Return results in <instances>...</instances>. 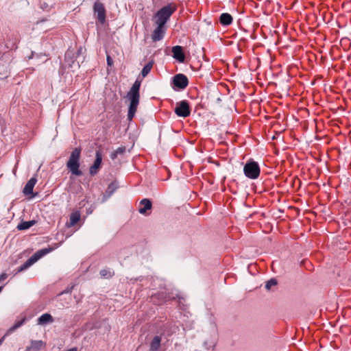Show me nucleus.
I'll list each match as a JSON object with an SVG mask.
<instances>
[{"mask_svg":"<svg viewBox=\"0 0 351 351\" xmlns=\"http://www.w3.org/2000/svg\"><path fill=\"white\" fill-rule=\"evenodd\" d=\"M141 82L136 80L132 88L127 94V98L130 100L128 108V119L132 121L136 112L137 106L139 104L140 93L139 90Z\"/></svg>","mask_w":351,"mask_h":351,"instance_id":"obj_1","label":"nucleus"},{"mask_svg":"<svg viewBox=\"0 0 351 351\" xmlns=\"http://www.w3.org/2000/svg\"><path fill=\"white\" fill-rule=\"evenodd\" d=\"M81 156V149L79 147L75 148L66 162V167L71 173L76 176H82V171L80 169V159Z\"/></svg>","mask_w":351,"mask_h":351,"instance_id":"obj_2","label":"nucleus"},{"mask_svg":"<svg viewBox=\"0 0 351 351\" xmlns=\"http://www.w3.org/2000/svg\"><path fill=\"white\" fill-rule=\"evenodd\" d=\"M176 10V6L172 4L162 7L156 14V23L160 26H165V23Z\"/></svg>","mask_w":351,"mask_h":351,"instance_id":"obj_3","label":"nucleus"},{"mask_svg":"<svg viewBox=\"0 0 351 351\" xmlns=\"http://www.w3.org/2000/svg\"><path fill=\"white\" fill-rule=\"evenodd\" d=\"M243 172L247 178L256 179L260 175V167L254 161L247 162L243 167Z\"/></svg>","mask_w":351,"mask_h":351,"instance_id":"obj_4","label":"nucleus"},{"mask_svg":"<svg viewBox=\"0 0 351 351\" xmlns=\"http://www.w3.org/2000/svg\"><path fill=\"white\" fill-rule=\"evenodd\" d=\"M175 112L178 117H189L191 114V110L188 101L183 100L178 102L175 108Z\"/></svg>","mask_w":351,"mask_h":351,"instance_id":"obj_5","label":"nucleus"},{"mask_svg":"<svg viewBox=\"0 0 351 351\" xmlns=\"http://www.w3.org/2000/svg\"><path fill=\"white\" fill-rule=\"evenodd\" d=\"M43 256L41 254L40 251H37L33 256H32L29 258H28L21 266H20L17 269V272H21L25 269H27L28 267H29L31 265H32L34 263H35L37 261H38L40 258H42Z\"/></svg>","mask_w":351,"mask_h":351,"instance_id":"obj_6","label":"nucleus"},{"mask_svg":"<svg viewBox=\"0 0 351 351\" xmlns=\"http://www.w3.org/2000/svg\"><path fill=\"white\" fill-rule=\"evenodd\" d=\"M95 14H97V18L101 23H104L106 21V10L101 2L97 1L93 7Z\"/></svg>","mask_w":351,"mask_h":351,"instance_id":"obj_7","label":"nucleus"},{"mask_svg":"<svg viewBox=\"0 0 351 351\" xmlns=\"http://www.w3.org/2000/svg\"><path fill=\"white\" fill-rule=\"evenodd\" d=\"M188 84V78L183 74H177L173 77L174 86L180 89L185 88Z\"/></svg>","mask_w":351,"mask_h":351,"instance_id":"obj_8","label":"nucleus"},{"mask_svg":"<svg viewBox=\"0 0 351 351\" xmlns=\"http://www.w3.org/2000/svg\"><path fill=\"white\" fill-rule=\"evenodd\" d=\"M96 158L94 161V163L90 167L89 173L91 176H94L97 174L98 170L100 168L101 161H102V156L100 151H97L95 154Z\"/></svg>","mask_w":351,"mask_h":351,"instance_id":"obj_9","label":"nucleus"},{"mask_svg":"<svg viewBox=\"0 0 351 351\" xmlns=\"http://www.w3.org/2000/svg\"><path fill=\"white\" fill-rule=\"evenodd\" d=\"M152 204L149 199H143L139 203L138 212L144 215H148L147 210H151Z\"/></svg>","mask_w":351,"mask_h":351,"instance_id":"obj_10","label":"nucleus"},{"mask_svg":"<svg viewBox=\"0 0 351 351\" xmlns=\"http://www.w3.org/2000/svg\"><path fill=\"white\" fill-rule=\"evenodd\" d=\"M157 27L154 30L152 34V39L154 42L162 40L165 36V26L157 25Z\"/></svg>","mask_w":351,"mask_h":351,"instance_id":"obj_11","label":"nucleus"},{"mask_svg":"<svg viewBox=\"0 0 351 351\" xmlns=\"http://www.w3.org/2000/svg\"><path fill=\"white\" fill-rule=\"evenodd\" d=\"M173 57L180 62H183L185 59L183 53L182 47L181 46H175L172 47Z\"/></svg>","mask_w":351,"mask_h":351,"instance_id":"obj_12","label":"nucleus"},{"mask_svg":"<svg viewBox=\"0 0 351 351\" xmlns=\"http://www.w3.org/2000/svg\"><path fill=\"white\" fill-rule=\"evenodd\" d=\"M53 321V317L51 314L44 313L38 318L37 324L40 326H45L49 324H52Z\"/></svg>","mask_w":351,"mask_h":351,"instance_id":"obj_13","label":"nucleus"},{"mask_svg":"<svg viewBox=\"0 0 351 351\" xmlns=\"http://www.w3.org/2000/svg\"><path fill=\"white\" fill-rule=\"evenodd\" d=\"M37 179L35 177L32 178L25 184L23 189V193L25 195H31L33 193V189L36 184Z\"/></svg>","mask_w":351,"mask_h":351,"instance_id":"obj_14","label":"nucleus"},{"mask_svg":"<svg viewBox=\"0 0 351 351\" xmlns=\"http://www.w3.org/2000/svg\"><path fill=\"white\" fill-rule=\"evenodd\" d=\"M45 346V343L41 340L32 341L30 346H27L26 348L29 351H39L44 348Z\"/></svg>","mask_w":351,"mask_h":351,"instance_id":"obj_15","label":"nucleus"},{"mask_svg":"<svg viewBox=\"0 0 351 351\" xmlns=\"http://www.w3.org/2000/svg\"><path fill=\"white\" fill-rule=\"evenodd\" d=\"M80 213L79 211L73 212L70 215L69 221L66 223L67 228L75 226L80 220Z\"/></svg>","mask_w":351,"mask_h":351,"instance_id":"obj_16","label":"nucleus"},{"mask_svg":"<svg viewBox=\"0 0 351 351\" xmlns=\"http://www.w3.org/2000/svg\"><path fill=\"white\" fill-rule=\"evenodd\" d=\"M219 21L223 25H229L232 22V17L228 13H223L220 16Z\"/></svg>","mask_w":351,"mask_h":351,"instance_id":"obj_17","label":"nucleus"},{"mask_svg":"<svg viewBox=\"0 0 351 351\" xmlns=\"http://www.w3.org/2000/svg\"><path fill=\"white\" fill-rule=\"evenodd\" d=\"M26 321V317H24L20 320L16 321L14 324L10 327L6 332L5 335H8L11 333H12L14 330H16L17 328L21 327Z\"/></svg>","mask_w":351,"mask_h":351,"instance_id":"obj_18","label":"nucleus"},{"mask_svg":"<svg viewBox=\"0 0 351 351\" xmlns=\"http://www.w3.org/2000/svg\"><path fill=\"white\" fill-rule=\"evenodd\" d=\"M36 223L35 220H31L28 221H21L19 224H18L16 228L19 230H25L30 228Z\"/></svg>","mask_w":351,"mask_h":351,"instance_id":"obj_19","label":"nucleus"},{"mask_svg":"<svg viewBox=\"0 0 351 351\" xmlns=\"http://www.w3.org/2000/svg\"><path fill=\"white\" fill-rule=\"evenodd\" d=\"M161 337L160 336H156L154 337L150 343V350L157 351L160 346Z\"/></svg>","mask_w":351,"mask_h":351,"instance_id":"obj_20","label":"nucleus"},{"mask_svg":"<svg viewBox=\"0 0 351 351\" xmlns=\"http://www.w3.org/2000/svg\"><path fill=\"white\" fill-rule=\"evenodd\" d=\"M153 62H149L143 68L141 75L143 77H146L149 74L153 66Z\"/></svg>","mask_w":351,"mask_h":351,"instance_id":"obj_21","label":"nucleus"},{"mask_svg":"<svg viewBox=\"0 0 351 351\" xmlns=\"http://www.w3.org/2000/svg\"><path fill=\"white\" fill-rule=\"evenodd\" d=\"M125 152V147H120L117 148L115 151L111 153L110 154V158L112 160H114L117 158V156L119 154H123Z\"/></svg>","mask_w":351,"mask_h":351,"instance_id":"obj_22","label":"nucleus"},{"mask_svg":"<svg viewBox=\"0 0 351 351\" xmlns=\"http://www.w3.org/2000/svg\"><path fill=\"white\" fill-rule=\"evenodd\" d=\"M117 189V185L114 182L110 183L106 190V193L110 196Z\"/></svg>","mask_w":351,"mask_h":351,"instance_id":"obj_23","label":"nucleus"},{"mask_svg":"<svg viewBox=\"0 0 351 351\" xmlns=\"http://www.w3.org/2000/svg\"><path fill=\"white\" fill-rule=\"evenodd\" d=\"M277 285V280L275 278H271L266 282L265 289L267 290H270L272 287H274Z\"/></svg>","mask_w":351,"mask_h":351,"instance_id":"obj_24","label":"nucleus"},{"mask_svg":"<svg viewBox=\"0 0 351 351\" xmlns=\"http://www.w3.org/2000/svg\"><path fill=\"white\" fill-rule=\"evenodd\" d=\"M100 275L104 278H110L113 275V272L109 269H104L100 271Z\"/></svg>","mask_w":351,"mask_h":351,"instance_id":"obj_25","label":"nucleus"},{"mask_svg":"<svg viewBox=\"0 0 351 351\" xmlns=\"http://www.w3.org/2000/svg\"><path fill=\"white\" fill-rule=\"evenodd\" d=\"M53 250V247H47V248H43L40 250L41 254L44 256L45 255L47 254L48 253L52 252Z\"/></svg>","mask_w":351,"mask_h":351,"instance_id":"obj_26","label":"nucleus"},{"mask_svg":"<svg viewBox=\"0 0 351 351\" xmlns=\"http://www.w3.org/2000/svg\"><path fill=\"white\" fill-rule=\"evenodd\" d=\"M107 64L109 66H111L113 64V60L110 56H107Z\"/></svg>","mask_w":351,"mask_h":351,"instance_id":"obj_27","label":"nucleus"},{"mask_svg":"<svg viewBox=\"0 0 351 351\" xmlns=\"http://www.w3.org/2000/svg\"><path fill=\"white\" fill-rule=\"evenodd\" d=\"M8 277V275L5 273H3L0 275V282L5 280Z\"/></svg>","mask_w":351,"mask_h":351,"instance_id":"obj_28","label":"nucleus"},{"mask_svg":"<svg viewBox=\"0 0 351 351\" xmlns=\"http://www.w3.org/2000/svg\"><path fill=\"white\" fill-rule=\"evenodd\" d=\"M6 335H5L3 337H1V339H0V346L1 345V343H3V341H4V339H5V337Z\"/></svg>","mask_w":351,"mask_h":351,"instance_id":"obj_29","label":"nucleus"},{"mask_svg":"<svg viewBox=\"0 0 351 351\" xmlns=\"http://www.w3.org/2000/svg\"><path fill=\"white\" fill-rule=\"evenodd\" d=\"M66 351H77V348H72Z\"/></svg>","mask_w":351,"mask_h":351,"instance_id":"obj_30","label":"nucleus"},{"mask_svg":"<svg viewBox=\"0 0 351 351\" xmlns=\"http://www.w3.org/2000/svg\"><path fill=\"white\" fill-rule=\"evenodd\" d=\"M25 351H29V350L26 348Z\"/></svg>","mask_w":351,"mask_h":351,"instance_id":"obj_31","label":"nucleus"}]
</instances>
